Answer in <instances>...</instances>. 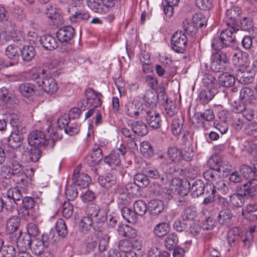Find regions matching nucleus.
<instances>
[{
    "mask_svg": "<svg viewBox=\"0 0 257 257\" xmlns=\"http://www.w3.org/2000/svg\"><path fill=\"white\" fill-rule=\"evenodd\" d=\"M121 215L123 218L127 222L131 223H135L137 221V216L135 211L132 210L128 207H123L121 210Z\"/></svg>",
    "mask_w": 257,
    "mask_h": 257,
    "instance_id": "nucleus-38",
    "label": "nucleus"
},
{
    "mask_svg": "<svg viewBox=\"0 0 257 257\" xmlns=\"http://www.w3.org/2000/svg\"><path fill=\"white\" fill-rule=\"evenodd\" d=\"M145 117L149 124L153 128H158L161 125V120L159 113L156 112L154 109L145 108L143 115Z\"/></svg>",
    "mask_w": 257,
    "mask_h": 257,
    "instance_id": "nucleus-13",
    "label": "nucleus"
},
{
    "mask_svg": "<svg viewBox=\"0 0 257 257\" xmlns=\"http://www.w3.org/2000/svg\"><path fill=\"white\" fill-rule=\"evenodd\" d=\"M203 176L209 182L205 185L203 194H205L206 196L216 197L217 192L214 182L219 179V175L211 170H207L203 172Z\"/></svg>",
    "mask_w": 257,
    "mask_h": 257,
    "instance_id": "nucleus-6",
    "label": "nucleus"
},
{
    "mask_svg": "<svg viewBox=\"0 0 257 257\" xmlns=\"http://www.w3.org/2000/svg\"><path fill=\"white\" fill-rule=\"evenodd\" d=\"M69 19L72 22H79L86 21L89 17V13L85 11L81 6L70 4L68 8Z\"/></svg>",
    "mask_w": 257,
    "mask_h": 257,
    "instance_id": "nucleus-5",
    "label": "nucleus"
},
{
    "mask_svg": "<svg viewBox=\"0 0 257 257\" xmlns=\"http://www.w3.org/2000/svg\"><path fill=\"white\" fill-rule=\"evenodd\" d=\"M240 9L238 7H232L226 11L224 21L227 26L235 27L238 21Z\"/></svg>",
    "mask_w": 257,
    "mask_h": 257,
    "instance_id": "nucleus-14",
    "label": "nucleus"
},
{
    "mask_svg": "<svg viewBox=\"0 0 257 257\" xmlns=\"http://www.w3.org/2000/svg\"><path fill=\"white\" fill-rule=\"evenodd\" d=\"M35 86L30 83H23L20 86V92L26 97L33 95L35 93Z\"/></svg>",
    "mask_w": 257,
    "mask_h": 257,
    "instance_id": "nucleus-40",
    "label": "nucleus"
},
{
    "mask_svg": "<svg viewBox=\"0 0 257 257\" xmlns=\"http://www.w3.org/2000/svg\"><path fill=\"white\" fill-rule=\"evenodd\" d=\"M226 162L222 161L221 158L218 156H214L211 157L208 161L207 165L210 169L212 170L214 172L217 173L216 172H225V170L227 168H225L224 165Z\"/></svg>",
    "mask_w": 257,
    "mask_h": 257,
    "instance_id": "nucleus-19",
    "label": "nucleus"
},
{
    "mask_svg": "<svg viewBox=\"0 0 257 257\" xmlns=\"http://www.w3.org/2000/svg\"><path fill=\"white\" fill-rule=\"evenodd\" d=\"M86 213L93 218L95 226L94 228L98 227V228L106 220L107 214L105 210L100 209L99 207L94 204H90L86 208Z\"/></svg>",
    "mask_w": 257,
    "mask_h": 257,
    "instance_id": "nucleus-4",
    "label": "nucleus"
},
{
    "mask_svg": "<svg viewBox=\"0 0 257 257\" xmlns=\"http://www.w3.org/2000/svg\"><path fill=\"white\" fill-rule=\"evenodd\" d=\"M74 29L71 26H67L59 29L56 33L58 40L63 44L61 47L62 52H69L72 49V44L70 41L73 37Z\"/></svg>",
    "mask_w": 257,
    "mask_h": 257,
    "instance_id": "nucleus-1",
    "label": "nucleus"
},
{
    "mask_svg": "<svg viewBox=\"0 0 257 257\" xmlns=\"http://www.w3.org/2000/svg\"><path fill=\"white\" fill-rule=\"evenodd\" d=\"M242 195L253 196L257 193V179L249 181L240 187Z\"/></svg>",
    "mask_w": 257,
    "mask_h": 257,
    "instance_id": "nucleus-23",
    "label": "nucleus"
},
{
    "mask_svg": "<svg viewBox=\"0 0 257 257\" xmlns=\"http://www.w3.org/2000/svg\"><path fill=\"white\" fill-rule=\"evenodd\" d=\"M28 143L30 145L39 148L43 146L46 142L44 133L40 131H32L28 136Z\"/></svg>",
    "mask_w": 257,
    "mask_h": 257,
    "instance_id": "nucleus-12",
    "label": "nucleus"
},
{
    "mask_svg": "<svg viewBox=\"0 0 257 257\" xmlns=\"http://www.w3.org/2000/svg\"><path fill=\"white\" fill-rule=\"evenodd\" d=\"M165 110L167 115L168 116L171 117L178 112L179 107L176 102L170 100L165 103Z\"/></svg>",
    "mask_w": 257,
    "mask_h": 257,
    "instance_id": "nucleus-48",
    "label": "nucleus"
},
{
    "mask_svg": "<svg viewBox=\"0 0 257 257\" xmlns=\"http://www.w3.org/2000/svg\"><path fill=\"white\" fill-rule=\"evenodd\" d=\"M215 90L207 88L202 90L199 94V99L204 103H208L214 97L215 95Z\"/></svg>",
    "mask_w": 257,
    "mask_h": 257,
    "instance_id": "nucleus-46",
    "label": "nucleus"
},
{
    "mask_svg": "<svg viewBox=\"0 0 257 257\" xmlns=\"http://www.w3.org/2000/svg\"><path fill=\"white\" fill-rule=\"evenodd\" d=\"M56 229L59 236L65 237L68 233V230L64 220L59 218L56 223Z\"/></svg>",
    "mask_w": 257,
    "mask_h": 257,
    "instance_id": "nucleus-58",
    "label": "nucleus"
},
{
    "mask_svg": "<svg viewBox=\"0 0 257 257\" xmlns=\"http://www.w3.org/2000/svg\"><path fill=\"white\" fill-rule=\"evenodd\" d=\"M31 247L34 253L36 254H40L46 247L45 245L41 241L40 239L35 238L32 241H31Z\"/></svg>",
    "mask_w": 257,
    "mask_h": 257,
    "instance_id": "nucleus-55",
    "label": "nucleus"
},
{
    "mask_svg": "<svg viewBox=\"0 0 257 257\" xmlns=\"http://www.w3.org/2000/svg\"><path fill=\"white\" fill-rule=\"evenodd\" d=\"M240 172L241 175V177L244 178L246 179L253 180L255 179L254 172L253 169L248 166L243 165L241 166L240 168Z\"/></svg>",
    "mask_w": 257,
    "mask_h": 257,
    "instance_id": "nucleus-52",
    "label": "nucleus"
},
{
    "mask_svg": "<svg viewBox=\"0 0 257 257\" xmlns=\"http://www.w3.org/2000/svg\"><path fill=\"white\" fill-rule=\"evenodd\" d=\"M31 245V238L28 235L21 234L17 240V250H27Z\"/></svg>",
    "mask_w": 257,
    "mask_h": 257,
    "instance_id": "nucleus-30",
    "label": "nucleus"
},
{
    "mask_svg": "<svg viewBox=\"0 0 257 257\" xmlns=\"http://www.w3.org/2000/svg\"><path fill=\"white\" fill-rule=\"evenodd\" d=\"M219 83L224 87L232 86L235 82L234 77L227 73H224L218 77Z\"/></svg>",
    "mask_w": 257,
    "mask_h": 257,
    "instance_id": "nucleus-36",
    "label": "nucleus"
},
{
    "mask_svg": "<svg viewBox=\"0 0 257 257\" xmlns=\"http://www.w3.org/2000/svg\"><path fill=\"white\" fill-rule=\"evenodd\" d=\"M228 56L225 52L219 51L212 54L210 68L214 72H221L224 70Z\"/></svg>",
    "mask_w": 257,
    "mask_h": 257,
    "instance_id": "nucleus-8",
    "label": "nucleus"
},
{
    "mask_svg": "<svg viewBox=\"0 0 257 257\" xmlns=\"http://www.w3.org/2000/svg\"><path fill=\"white\" fill-rule=\"evenodd\" d=\"M144 99L147 106L146 108L153 109L156 106L158 98L156 96V92L154 91H147L144 96Z\"/></svg>",
    "mask_w": 257,
    "mask_h": 257,
    "instance_id": "nucleus-28",
    "label": "nucleus"
},
{
    "mask_svg": "<svg viewBox=\"0 0 257 257\" xmlns=\"http://www.w3.org/2000/svg\"><path fill=\"white\" fill-rule=\"evenodd\" d=\"M117 231L119 234L123 237L134 239L137 236L136 230L127 225L122 224L119 225Z\"/></svg>",
    "mask_w": 257,
    "mask_h": 257,
    "instance_id": "nucleus-26",
    "label": "nucleus"
},
{
    "mask_svg": "<svg viewBox=\"0 0 257 257\" xmlns=\"http://www.w3.org/2000/svg\"><path fill=\"white\" fill-rule=\"evenodd\" d=\"M13 180L17 185V188H21L23 189L29 188L32 185V179L28 178L27 176H24V174L19 178H14Z\"/></svg>",
    "mask_w": 257,
    "mask_h": 257,
    "instance_id": "nucleus-35",
    "label": "nucleus"
},
{
    "mask_svg": "<svg viewBox=\"0 0 257 257\" xmlns=\"http://www.w3.org/2000/svg\"><path fill=\"white\" fill-rule=\"evenodd\" d=\"M5 200H4L6 210L9 212H13L17 210V201L22 199V196L19 189L17 188H12L7 191Z\"/></svg>",
    "mask_w": 257,
    "mask_h": 257,
    "instance_id": "nucleus-3",
    "label": "nucleus"
},
{
    "mask_svg": "<svg viewBox=\"0 0 257 257\" xmlns=\"http://www.w3.org/2000/svg\"><path fill=\"white\" fill-rule=\"evenodd\" d=\"M87 5L91 10L96 13H102L103 12L101 0H87Z\"/></svg>",
    "mask_w": 257,
    "mask_h": 257,
    "instance_id": "nucleus-56",
    "label": "nucleus"
},
{
    "mask_svg": "<svg viewBox=\"0 0 257 257\" xmlns=\"http://www.w3.org/2000/svg\"><path fill=\"white\" fill-rule=\"evenodd\" d=\"M169 224L166 222H162L156 225L153 231L156 236L161 237L166 235L169 232Z\"/></svg>",
    "mask_w": 257,
    "mask_h": 257,
    "instance_id": "nucleus-39",
    "label": "nucleus"
},
{
    "mask_svg": "<svg viewBox=\"0 0 257 257\" xmlns=\"http://www.w3.org/2000/svg\"><path fill=\"white\" fill-rule=\"evenodd\" d=\"M85 92L87 103L89 104L91 106L97 107L101 105L102 100L100 94L96 92L91 88H87Z\"/></svg>",
    "mask_w": 257,
    "mask_h": 257,
    "instance_id": "nucleus-20",
    "label": "nucleus"
},
{
    "mask_svg": "<svg viewBox=\"0 0 257 257\" xmlns=\"http://www.w3.org/2000/svg\"><path fill=\"white\" fill-rule=\"evenodd\" d=\"M239 97L241 99H245L250 103H254L256 101V97L253 90L249 87H245L240 91Z\"/></svg>",
    "mask_w": 257,
    "mask_h": 257,
    "instance_id": "nucleus-33",
    "label": "nucleus"
},
{
    "mask_svg": "<svg viewBox=\"0 0 257 257\" xmlns=\"http://www.w3.org/2000/svg\"><path fill=\"white\" fill-rule=\"evenodd\" d=\"M236 79L242 84H248L253 81L254 75L252 72L246 70L244 67L235 71Z\"/></svg>",
    "mask_w": 257,
    "mask_h": 257,
    "instance_id": "nucleus-15",
    "label": "nucleus"
},
{
    "mask_svg": "<svg viewBox=\"0 0 257 257\" xmlns=\"http://www.w3.org/2000/svg\"><path fill=\"white\" fill-rule=\"evenodd\" d=\"M20 224V219L17 216L11 217L7 221L6 228L8 232L10 233L17 231Z\"/></svg>",
    "mask_w": 257,
    "mask_h": 257,
    "instance_id": "nucleus-37",
    "label": "nucleus"
},
{
    "mask_svg": "<svg viewBox=\"0 0 257 257\" xmlns=\"http://www.w3.org/2000/svg\"><path fill=\"white\" fill-rule=\"evenodd\" d=\"M188 42V39L185 33L176 32L171 38V47L176 52L183 53L185 51Z\"/></svg>",
    "mask_w": 257,
    "mask_h": 257,
    "instance_id": "nucleus-7",
    "label": "nucleus"
},
{
    "mask_svg": "<svg viewBox=\"0 0 257 257\" xmlns=\"http://www.w3.org/2000/svg\"><path fill=\"white\" fill-rule=\"evenodd\" d=\"M149 208L152 214L158 215L164 210L163 203L159 200H152L149 203Z\"/></svg>",
    "mask_w": 257,
    "mask_h": 257,
    "instance_id": "nucleus-42",
    "label": "nucleus"
},
{
    "mask_svg": "<svg viewBox=\"0 0 257 257\" xmlns=\"http://www.w3.org/2000/svg\"><path fill=\"white\" fill-rule=\"evenodd\" d=\"M20 48L15 44L10 45L7 47L6 50V55L10 59L13 60V62L10 63V66L18 63L20 57Z\"/></svg>",
    "mask_w": 257,
    "mask_h": 257,
    "instance_id": "nucleus-24",
    "label": "nucleus"
},
{
    "mask_svg": "<svg viewBox=\"0 0 257 257\" xmlns=\"http://www.w3.org/2000/svg\"><path fill=\"white\" fill-rule=\"evenodd\" d=\"M16 253L15 248L11 245L3 246L1 251L3 257H15Z\"/></svg>",
    "mask_w": 257,
    "mask_h": 257,
    "instance_id": "nucleus-64",
    "label": "nucleus"
},
{
    "mask_svg": "<svg viewBox=\"0 0 257 257\" xmlns=\"http://www.w3.org/2000/svg\"><path fill=\"white\" fill-rule=\"evenodd\" d=\"M39 85L42 86L44 91L49 94H53L58 89L56 81L53 77L47 75L43 77L41 84H39Z\"/></svg>",
    "mask_w": 257,
    "mask_h": 257,
    "instance_id": "nucleus-17",
    "label": "nucleus"
},
{
    "mask_svg": "<svg viewBox=\"0 0 257 257\" xmlns=\"http://www.w3.org/2000/svg\"><path fill=\"white\" fill-rule=\"evenodd\" d=\"M183 28L186 33L192 36L196 33L198 29L191 21L187 20L183 21Z\"/></svg>",
    "mask_w": 257,
    "mask_h": 257,
    "instance_id": "nucleus-60",
    "label": "nucleus"
},
{
    "mask_svg": "<svg viewBox=\"0 0 257 257\" xmlns=\"http://www.w3.org/2000/svg\"><path fill=\"white\" fill-rule=\"evenodd\" d=\"M140 151L143 156L146 158L151 157L154 154L153 147L151 144L147 141H144L141 143Z\"/></svg>",
    "mask_w": 257,
    "mask_h": 257,
    "instance_id": "nucleus-45",
    "label": "nucleus"
},
{
    "mask_svg": "<svg viewBox=\"0 0 257 257\" xmlns=\"http://www.w3.org/2000/svg\"><path fill=\"white\" fill-rule=\"evenodd\" d=\"M0 102L5 108L13 107L16 103L12 93L4 87L0 89Z\"/></svg>",
    "mask_w": 257,
    "mask_h": 257,
    "instance_id": "nucleus-16",
    "label": "nucleus"
},
{
    "mask_svg": "<svg viewBox=\"0 0 257 257\" xmlns=\"http://www.w3.org/2000/svg\"><path fill=\"white\" fill-rule=\"evenodd\" d=\"M132 130L138 136H145L148 133L147 125L142 121H136L131 124Z\"/></svg>",
    "mask_w": 257,
    "mask_h": 257,
    "instance_id": "nucleus-27",
    "label": "nucleus"
},
{
    "mask_svg": "<svg viewBox=\"0 0 257 257\" xmlns=\"http://www.w3.org/2000/svg\"><path fill=\"white\" fill-rule=\"evenodd\" d=\"M23 140V131H12L8 138V145L12 148H17L21 145Z\"/></svg>",
    "mask_w": 257,
    "mask_h": 257,
    "instance_id": "nucleus-21",
    "label": "nucleus"
},
{
    "mask_svg": "<svg viewBox=\"0 0 257 257\" xmlns=\"http://www.w3.org/2000/svg\"><path fill=\"white\" fill-rule=\"evenodd\" d=\"M95 224L93 218L90 215L83 217L79 223V226L82 231H86L90 230Z\"/></svg>",
    "mask_w": 257,
    "mask_h": 257,
    "instance_id": "nucleus-47",
    "label": "nucleus"
},
{
    "mask_svg": "<svg viewBox=\"0 0 257 257\" xmlns=\"http://www.w3.org/2000/svg\"><path fill=\"white\" fill-rule=\"evenodd\" d=\"M134 182L139 187L143 188L149 185L150 180L148 176L143 174H138L135 176Z\"/></svg>",
    "mask_w": 257,
    "mask_h": 257,
    "instance_id": "nucleus-51",
    "label": "nucleus"
},
{
    "mask_svg": "<svg viewBox=\"0 0 257 257\" xmlns=\"http://www.w3.org/2000/svg\"><path fill=\"white\" fill-rule=\"evenodd\" d=\"M183 119L182 117H175L173 119L171 123V131L175 136H178L183 127Z\"/></svg>",
    "mask_w": 257,
    "mask_h": 257,
    "instance_id": "nucleus-43",
    "label": "nucleus"
},
{
    "mask_svg": "<svg viewBox=\"0 0 257 257\" xmlns=\"http://www.w3.org/2000/svg\"><path fill=\"white\" fill-rule=\"evenodd\" d=\"M190 183L187 181H182L179 178H174L170 185L171 190L180 196H186L189 193Z\"/></svg>",
    "mask_w": 257,
    "mask_h": 257,
    "instance_id": "nucleus-9",
    "label": "nucleus"
},
{
    "mask_svg": "<svg viewBox=\"0 0 257 257\" xmlns=\"http://www.w3.org/2000/svg\"><path fill=\"white\" fill-rule=\"evenodd\" d=\"M134 209L137 215L143 216L146 213L147 210L146 203L143 200H137L134 204Z\"/></svg>",
    "mask_w": 257,
    "mask_h": 257,
    "instance_id": "nucleus-53",
    "label": "nucleus"
},
{
    "mask_svg": "<svg viewBox=\"0 0 257 257\" xmlns=\"http://www.w3.org/2000/svg\"><path fill=\"white\" fill-rule=\"evenodd\" d=\"M140 103L137 101H128L125 105V112L130 117H134L144 113V107H141Z\"/></svg>",
    "mask_w": 257,
    "mask_h": 257,
    "instance_id": "nucleus-18",
    "label": "nucleus"
},
{
    "mask_svg": "<svg viewBox=\"0 0 257 257\" xmlns=\"http://www.w3.org/2000/svg\"><path fill=\"white\" fill-rule=\"evenodd\" d=\"M255 226H251L248 231H246L244 236L241 237V240L243 242L244 246L249 248L251 245L253 238V232L255 231Z\"/></svg>",
    "mask_w": 257,
    "mask_h": 257,
    "instance_id": "nucleus-49",
    "label": "nucleus"
},
{
    "mask_svg": "<svg viewBox=\"0 0 257 257\" xmlns=\"http://www.w3.org/2000/svg\"><path fill=\"white\" fill-rule=\"evenodd\" d=\"M104 161L110 167L115 168L120 164V156L117 152L112 151L109 156L105 157Z\"/></svg>",
    "mask_w": 257,
    "mask_h": 257,
    "instance_id": "nucleus-31",
    "label": "nucleus"
},
{
    "mask_svg": "<svg viewBox=\"0 0 257 257\" xmlns=\"http://www.w3.org/2000/svg\"><path fill=\"white\" fill-rule=\"evenodd\" d=\"M215 188L217 192V196L219 194L225 195L229 192V188L228 183L221 180L219 177V179L214 182Z\"/></svg>",
    "mask_w": 257,
    "mask_h": 257,
    "instance_id": "nucleus-34",
    "label": "nucleus"
},
{
    "mask_svg": "<svg viewBox=\"0 0 257 257\" xmlns=\"http://www.w3.org/2000/svg\"><path fill=\"white\" fill-rule=\"evenodd\" d=\"M230 201L234 207H240L244 204V197L242 194H234L230 196Z\"/></svg>",
    "mask_w": 257,
    "mask_h": 257,
    "instance_id": "nucleus-62",
    "label": "nucleus"
},
{
    "mask_svg": "<svg viewBox=\"0 0 257 257\" xmlns=\"http://www.w3.org/2000/svg\"><path fill=\"white\" fill-rule=\"evenodd\" d=\"M21 55L24 61L29 62L35 55V51L32 46H25L21 50Z\"/></svg>",
    "mask_w": 257,
    "mask_h": 257,
    "instance_id": "nucleus-41",
    "label": "nucleus"
},
{
    "mask_svg": "<svg viewBox=\"0 0 257 257\" xmlns=\"http://www.w3.org/2000/svg\"><path fill=\"white\" fill-rule=\"evenodd\" d=\"M228 28L223 30L220 37L224 41L225 46H229L235 40L234 34L238 31V29L235 27L228 26Z\"/></svg>",
    "mask_w": 257,
    "mask_h": 257,
    "instance_id": "nucleus-22",
    "label": "nucleus"
},
{
    "mask_svg": "<svg viewBox=\"0 0 257 257\" xmlns=\"http://www.w3.org/2000/svg\"><path fill=\"white\" fill-rule=\"evenodd\" d=\"M197 216L196 208L189 207L185 208L182 213L181 217L183 220H193Z\"/></svg>",
    "mask_w": 257,
    "mask_h": 257,
    "instance_id": "nucleus-59",
    "label": "nucleus"
},
{
    "mask_svg": "<svg viewBox=\"0 0 257 257\" xmlns=\"http://www.w3.org/2000/svg\"><path fill=\"white\" fill-rule=\"evenodd\" d=\"M232 217V214L230 210L225 209L221 211L218 216L217 220L221 224H228Z\"/></svg>",
    "mask_w": 257,
    "mask_h": 257,
    "instance_id": "nucleus-44",
    "label": "nucleus"
},
{
    "mask_svg": "<svg viewBox=\"0 0 257 257\" xmlns=\"http://www.w3.org/2000/svg\"><path fill=\"white\" fill-rule=\"evenodd\" d=\"M40 41L43 47L48 50H53L58 46L56 39L50 35L42 36Z\"/></svg>",
    "mask_w": 257,
    "mask_h": 257,
    "instance_id": "nucleus-25",
    "label": "nucleus"
},
{
    "mask_svg": "<svg viewBox=\"0 0 257 257\" xmlns=\"http://www.w3.org/2000/svg\"><path fill=\"white\" fill-rule=\"evenodd\" d=\"M204 183L200 180L194 182L190 188L193 197L197 198L204 193Z\"/></svg>",
    "mask_w": 257,
    "mask_h": 257,
    "instance_id": "nucleus-29",
    "label": "nucleus"
},
{
    "mask_svg": "<svg viewBox=\"0 0 257 257\" xmlns=\"http://www.w3.org/2000/svg\"><path fill=\"white\" fill-rule=\"evenodd\" d=\"M2 176L6 178H17L23 176L24 169L22 165L16 159L10 161L8 166H3L1 167Z\"/></svg>",
    "mask_w": 257,
    "mask_h": 257,
    "instance_id": "nucleus-2",
    "label": "nucleus"
},
{
    "mask_svg": "<svg viewBox=\"0 0 257 257\" xmlns=\"http://www.w3.org/2000/svg\"><path fill=\"white\" fill-rule=\"evenodd\" d=\"M99 184L105 188H109L115 184L116 178L111 174L108 173L103 176H100L98 179Z\"/></svg>",
    "mask_w": 257,
    "mask_h": 257,
    "instance_id": "nucleus-32",
    "label": "nucleus"
},
{
    "mask_svg": "<svg viewBox=\"0 0 257 257\" xmlns=\"http://www.w3.org/2000/svg\"><path fill=\"white\" fill-rule=\"evenodd\" d=\"M170 159L175 163L179 162L182 158V152L176 147H170L168 151Z\"/></svg>",
    "mask_w": 257,
    "mask_h": 257,
    "instance_id": "nucleus-50",
    "label": "nucleus"
},
{
    "mask_svg": "<svg viewBox=\"0 0 257 257\" xmlns=\"http://www.w3.org/2000/svg\"><path fill=\"white\" fill-rule=\"evenodd\" d=\"M191 22L198 28H202L206 25V18L200 13H196L193 15Z\"/></svg>",
    "mask_w": 257,
    "mask_h": 257,
    "instance_id": "nucleus-54",
    "label": "nucleus"
},
{
    "mask_svg": "<svg viewBox=\"0 0 257 257\" xmlns=\"http://www.w3.org/2000/svg\"><path fill=\"white\" fill-rule=\"evenodd\" d=\"M149 257H170V253L166 251H161L157 247H152L148 251Z\"/></svg>",
    "mask_w": 257,
    "mask_h": 257,
    "instance_id": "nucleus-61",
    "label": "nucleus"
},
{
    "mask_svg": "<svg viewBox=\"0 0 257 257\" xmlns=\"http://www.w3.org/2000/svg\"><path fill=\"white\" fill-rule=\"evenodd\" d=\"M70 121V117L68 114H64L59 116L57 119V127L60 129H64Z\"/></svg>",
    "mask_w": 257,
    "mask_h": 257,
    "instance_id": "nucleus-63",
    "label": "nucleus"
},
{
    "mask_svg": "<svg viewBox=\"0 0 257 257\" xmlns=\"http://www.w3.org/2000/svg\"><path fill=\"white\" fill-rule=\"evenodd\" d=\"M227 56L232 57V61L234 65L241 66H243L248 61V55L239 50H234L230 48L227 52Z\"/></svg>",
    "mask_w": 257,
    "mask_h": 257,
    "instance_id": "nucleus-11",
    "label": "nucleus"
},
{
    "mask_svg": "<svg viewBox=\"0 0 257 257\" xmlns=\"http://www.w3.org/2000/svg\"><path fill=\"white\" fill-rule=\"evenodd\" d=\"M79 171L80 168L78 166L74 170L72 178L73 182L80 188H85L88 186L91 179L86 173L83 172L80 173Z\"/></svg>",
    "mask_w": 257,
    "mask_h": 257,
    "instance_id": "nucleus-10",
    "label": "nucleus"
},
{
    "mask_svg": "<svg viewBox=\"0 0 257 257\" xmlns=\"http://www.w3.org/2000/svg\"><path fill=\"white\" fill-rule=\"evenodd\" d=\"M165 246L169 249H173L178 242V237L175 233H171L165 238Z\"/></svg>",
    "mask_w": 257,
    "mask_h": 257,
    "instance_id": "nucleus-57",
    "label": "nucleus"
}]
</instances>
